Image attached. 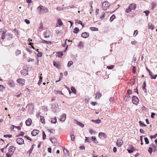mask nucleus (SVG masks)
Instances as JSON below:
<instances>
[{"instance_id":"nucleus-1","label":"nucleus","mask_w":157,"mask_h":157,"mask_svg":"<svg viewBox=\"0 0 157 157\" xmlns=\"http://www.w3.org/2000/svg\"><path fill=\"white\" fill-rule=\"evenodd\" d=\"M8 149V152L6 154V157H10L13 155L15 150V148L13 146H10Z\"/></svg>"},{"instance_id":"nucleus-2","label":"nucleus","mask_w":157,"mask_h":157,"mask_svg":"<svg viewBox=\"0 0 157 157\" xmlns=\"http://www.w3.org/2000/svg\"><path fill=\"white\" fill-rule=\"evenodd\" d=\"M37 10L39 11L40 14H43L48 12V9L45 7L42 6H40L38 7Z\"/></svg>"},{"instance_id":"nucleus-3","label":"nucleus","mask_w":157,"mask_h":157,"mask_svg":"<svg viewBox=\"0 0 157 157\" xmlns=\"http://www.w3.org/2000/svg\"><path fill=\"white\" fill-rule=\"evenodd\" d=\"M110 6L109 3L108 2H105L102 4V7L104 10H106Z\"/></svg>"},{"instance_id":"nucleus-4","label":"nucleus","mask_w":157,"mask_h":157,"mask_svg":"<svg viewBox=\"0 0 157 157\" xmlns=\"http://www.w3.org/2000/svg\"><path fill=\"white\" fill-rule=\"evenodd\" d=\"M132 102L135 104L137 105L139 103V100L138 98L135 96H133L132 98Z\"/></svg>"},{"instance_id":"nucleus-5","label":"nucleus","mask_w":157,"mask_h":157,"mask_svg":"<svg viewBox=\"0 0 157 157\" xmlns=\"http://www.w3.org/2000/svg\"><path fill=\"white\" fill-rule=\"evenodd\" d=\"M44 37L46 38L50 37L52 35L50 31L49 30H46L44 33Z\"/></svg>"},{"instance_id":"nucleus-6","label":"nucleus","mask_w":157,"mask_h":157,"mask_svg":"<svg viewBox=\"0 0 157 157\" xmlns=\"http://www.w3.org/2000/svg\"><path fill=\"white\" fill-rule=\"evenodd\" d=\"M17 143L19 145H21L24 144V140L23 139L21 138H18L16 140Z\"/></svg>"},{"instance_id":"nucleus-7","label":"nucleus","mask_w":157,"mask_h":157,"mask_svg":"<svg viewBox=\"0 0 157 157\" xmlns=\"http://www.w3.org/2000/svg\"><path fill=\"white\" fill-rule=\"evenodd\" d=\"M17 81L20 85H24L25 83V80L23 79L18 78L17 79Z\"/></svg>"},{"instance_id":"nucleus-8","label":"nucleus","mask_w":157,"mask_h":157,"mask_svg":"<svg viewBox=\"0 0 157 157\" xmlns=\"http://www.w3.org/2000/svg\"><path fill=\"white\" fill-rule=\"evenodd\" d=\"M7 84L11 87H13L15 85L14 82L11 80H9L7 82Z\"/></svg>"},{"instance_id":"nucleus-9","label":"nucleus","mask_w":157,"mask_h":157,"mask_svg":"<svg viewBox=\"0 0 157 157\" xmlns=\"http://www.w3.org/2000/svg\"><path fill=\"white\" fill-rule=\"evenodd\" d=\"M39 132V131L37 129H34L32 132L31 134L33 136H36Z\"/></svg>"},{"instance_id":"nucleus-10","label":"nucleus","mask_w":157,"mask_h":157,"mask_svg":"<svg viewBox=\"0 0 157 157\" xmlns=\"http://www.w3.org/2000/svg\"><path fill=\"white\" fill-rule=\"evenodd\" d=\"M68 45H67V47L65 50L63 52H58L57 53V56L59 57H61L63 55V53H65L66 52V50L67 49V47H68Z\"/></svg>"},{"instance_id":"nucleus-11","label":"nucleus","mask_w":157,"mask_h":157,"mask_svg":"<svg viewBox=\"0 0 157 157\" xmlns=\"http://www.w3.org/2000/svg\"><path fill=\"white\" fill-rule=\"evenodd\" d=\"M123 144V141L121 139H118L117 142V145L118 147H121Z\"/></svg>"},{"instance_id":"nucleus-12","label":"nucleus","mask_w":157,"mask_h":157,"mask_svg":"<svg viewBox=\"0 0 157 157\" xmlns=\"http://www.w3.org/2000/svg\"><path fill=\"white\" fill-rule=\"evenodd\" d=\"M89 34L87 32H84L81 34V36L84 38H86L89 36Z\"/></svg>"},{"instance_id":"nucleus-13","label":"nucleus","mask_w":157,"mask_h":157,"mask_svg":"<svg viewBox=\"0 0 157 157\" xmlns=\"http://www.w3.org/2000/svg\"><path fill=\"white\" fill-rule=\"evenodd\" d=\"M32 120L31 119H28L25 121V124L27 126H30Z\"/></svg>"},{"instance_id":"nucleus-14","label":"nucleus","mask_w":157,"mask_h":157,"mask_svg":"<svg viewBox=\"0 0 157 157\" xmlns=\"http://www.w3.org/2000/svg\"><path fill=\"white\" fill-rule=\"evenodd\" d=\"M21 73L22 75H26L28 74V71L26 69H24L21 71Z\"/></svg>"},{"instance_id":"nucleus-15","label":"nucleus","mask_w":157,"mask_h":157,"mask_svg":"<svg viewBox=\"0 0 157 157\" xmlns=\"http://www.w3.org/2000/svg\"><path fill=\"white\" fill-rule=\"evenodd\" d=\"M50 140L53 144H56L57 142V139L55 138H50Z\"/></svg>"},{"instance_id":"nucleus-16","label":"nucleus","mask_w":157,"mask_h":157,"mask_svg":"<svg viewBox=\"0 0 157 157\" xmlns=\"http://www.w3.org/2000/svg\"><path fill=\"white\" fill-rule=\"evenodd\" d=\"M2 30H0V32H2V31H1ZM3 33L2 34V39L4 40L5 38V34L6 32V31L5 30H3V31H2Z\"/></svg>"},{"instance_id":"nucleus-17","label":"nucleus","mask_w":157,"mask_h":157,"mask_svg":"<svg viewBox=\"0 0 157 157\" xmlns=\"http://www.w3.org/2000/svg\"><path fill=\"white\" fill-rule=\"evenodd\" d=\"M130 6L131 9L132 10H135L136 8V5L134 3H132L129 6Z\"/></svg>"},{"instance_id":"nucleus-18","label":"nucleus","mask_w":157,"mask_h":157,"mask_svg":"<svg viewBox=\"0 0 157 157\" xmlns=\"http://www.w3.org/2000/svg\"><path fill=\"white\" fill-rule=\"evenodd\" d=\"M66 119V115L65 114H63L61 118L60 119V121H64Z\"/></svg>"},{"instance_id":"nucleus-19","label":"nucleus","mask_w":157,"mask_h":157,"mask_svg":"<svg viewBox=\"0 0 157 157\" xmlns=\"http://www.w3.org/2000/svg\"><path fill=\"white\" fill-rule=\"evenodd\" d=\"M75 121H76V123L78 124V125H79V126H80V127H81L82 128L83 127H84V124H83L78 121H77L76 120H75Z\"/></svg>"},{"instance_id":"nucleus-20","label":"nucleus","mask_w":157,"mask_h":157,"mask_svg":"<svg viewBox=\"0 0 157 157\" xmlns=\"http://www.w3.org/2000/svg\"><path fill=\"white\" fill-rule=\"evenodd\" d=\"M98 135L99 136H102L104 138H106L107 137V136L106 135V134L104 132H100L99 133Z\"/></svg>"},{"instance_id":"nucleus-21","label":"nucleus","mask_w":157,"mask_h":157,"mask_svg":"<svg viewBox=\"0 0 157 157\" xmlns=\"http://www.w3.org/2000/svg\"><path fill=\"white\" fill-rule=\"evenodd\" d=\"M59 63L56 62H53L54 66L56 67L58 69H59Z\"/></svg>"},{"instance_id":"nucleus-22","label":"nucleus","mask_w":157,"mask_h":157,"mask_svg":"<svg viewBox=\"0 0 157 157\" xmlns=\"http://www.w3.org/2000/svg\"><path fill=\"white\" fill-rule=\"evenodd\" d=\"M91 121L96 124H99L101 122V120L100 119H97L96 120H92Z\"/></svg>"},{"instance_id":"nucleus-23","label":"nucleus","mask_w":157,"mask_h":157,"mask_svg":"<svg viewBox=\"0 0 157 157\" xmlns=\"http://www.w3.org/2000/svg\"><path fill=\"white\" fill-rule=\"evenodd\" d=\"M92 140L93 142L95 143H98V141L97 140L96 138L95 137L92 136L91 137Z\"/></svg>"},{"instance_id":"nucleus-24","label":"nucleus","mask_w":157,"mask_h":157,"mask_svg":"<svg viewBox=\"0 0 157 157\" xmlns=\"http://www.w3.org/2000/svg\"><path fill=\"white\" fill-rule=\"evenodd\" d=\"M40 120L41 123L43 124H45L44 118L43 116H40Z\"/></svg>"},{"instance_id":"nucleus-25","label":"nucleus","mask_w":157,"mask_h":157,"mask_svg":"<svg viewBox=\"0 0 157 157\" xmlns=\"http://www.w3.org/2000/svg\"><path fill=\"white\" fill-rule=\"evenodd\" d=\"M89 132L91 135H94L96 133L95 131H94L93 129H89Z\"/></svg>"},{"instance_id":"nucleus-26","label":"nucleus","mask_w":157,"mask_h":157,"mask_svg":"<svg viewBox=\"0 0 157 157\" xmlns=\"http://www.w3.org/2000/svg\"><path fill=\"white\" fill-rule=\"evenodd\" d=\"M75 22L76 23H78V24H81L82 26V27H83L84 25L82 23L81 21H79L77 20H75Z\"/></svg>"},{"instance_id":"nucleus-27","label":"nucleus","mask_w":157,"mask_h":157,"mask_svg":"<svg viewBox=\"0 0 157 157\" xmlns=\"http://www.w3.org/2000/svg\"><path fill=\"white\" fill-rule=\"evenodd\" d=\"M57 23L60 26L62 25L63 24V23L62 22L61 20L59 18L58 19Z\"/></svg>"},{"instance_id":"nucleus-28","label":"nucleus","mask_w":157,"mask_h":157,"mask_svg":"<svg viewBox=\"0 0 157 157\" xmlns=\"http://www.w3.org/2000/svg\"><path fill=\"white\" fill-rule=\"evenodd\" d=\"M63 151L64 154L66 155H68L69 152H68V151L67 150V149H66L65 148H63Z\"/></svg>"},{"instance_id":"nucleus-29","label":"nucleus","mask_w":157,"mask_h":157,"mask_svg":"<svg viewBox=\"0 0 157 157\" xmlns=\"http://www.w3.org/2000/svg\"><path fill=\"white\" fill-rule=\"evenodd\" d=\"M79 31V29L77 27H75L74 29L73 33H77Z\"/></svg>"},{"instance_id":"nucleus-30","label":"nucleus","mask_w":157,"mask_h":157,"mask_svg":"<svg viewBox=\"0 0 157 157\" xmlns=\"http://www.w3.org/2000/svg\"><path fill=\"white\" fill-rule=\"evenodd\" d=\"M56 122V117H55L54 118H52L51 121V122L52 123L55 124Z\"/></svg>"},{"instance_id":"nucleus-31","label":"nucleus","mask_w":157,"mask_h":157,"mask_svg":"<svg viewBox=\"0 0 157 157\" xmlns=\"http://www.w3.org/2000/svg\"><path fill=\"white\" fill-rule=\"evenodd\" d=\"M73 62L72 61H69L67 64V66L68 67H70L73 64Z\"/></svg>"},{"instance_id":"nucleus-32","label":"nucleus","mask_w":157,"mask_h":157,"mask_svg":"<svg viewBox=\"0 0 157 157\" xmlns=\"http://www.w3.org/2000/svg\"><path fill=\"white\" fill-rule=\"evenodd\" d=\"M115 18V16L114 14L112 16L110 17V22L112 21Z\"/></svg>"},{"instance_id":"nucleus-33","label":"nucleus","mask_w":157,"mask_h":157,"mask_svg":"<svg viewBox=\"0 0 157 157\" xmlns=\"http://www.w3.org/2000/svg\"><path fill=\"white\" fill-rule=\"evenodd\" d=\"M71 90L72 92L74 94H75L76 93V90L74 87H71Z\"/></svg>"},{"instance_id":"nucleus-34","label":"nucleus","mask_w":157,"mask_h":157,"mask_svg":"<svg viewBox=\"0 0 157 157\" xmlns=\"http://www.w3.org/2000/svg\"><path fill=\"white\" fill-rule=\"evenodd\" d=\"M130 7V6H129L126 9V12H127V13L130 12L132 10V9Z\"/></svg>"},{"instance_id":"nucleus-35","label":"nucleus","mask_w":157,"mask_h":157,"mask_svg":"<svg viewBox=\"0 0 157 157\" xmlns=\"http://www.w3.org/2000/svg\"><path fill=\"white\" fill-rule=\"evenodd\" d=\"M146 87V82H144L142 88L143 90H145V92H146V89L145 88Z\"/></svg>"},{"instance_id":"nucleus-36","label":"nucleus","mask_w":157,"mask_h":157,"mask_svg":"<svg viewBox=\"0 0 157 157\" xmlns=\"http://www.w3.org/2000/svg\"><path fill=\"white\" fill-rule=\"evenodd\" d=\"M90 29L92 31H98V28L93 27H90Z\"/></svg>"},{"instance_id":"nucleus-37","label":"nucleus","mask_w":157,"mask_h":157,"mask_svg":"<svg viewBox=\"0 0 157 157\" xmlns=\"http://www.w3.org/2000/svg\"><path fill=\"white\" fill-rule=\"evenodd\" d=\"M145 144H148L149 143V141L147 137H145L144 138Z\"/></svg>"},{"instance_id":"nucleus-38","label":"nucleus","mask_w":157,"mask_h":157,"mask_svg":"<svg viewBox=\"0 0 157 157\" xmlns=\"http://www.w3.org/2000/svg\"><path fill=\"white\" fill-rule=\"evenodd\" d=\"M48 130L51 133H52L54 134L55 132V130L53 129H48Z\"/></svg>"},{"instance_id":"nucleus-39","label":"nucleus","mask_w":157,"mask_h":157,"mask_svg":"<svg viewBox=\"0 0 157 157\" xmlns=\"http://www.w3.org/2000/svg\"><path fill=\"white\" fill-rule=\"evenodd\" d=\"M42 42L43 43H46L48 44L51 43V41H48L44 40H42Z\"/></svg>"},{"instance_id":"nucleus-40","label":"nucleus","mask_w":157,"mask_h":157,"mask_svg":"<svg viewBox=\"0 0 157 157\" xmlns=\"http://www.w3.org/2000/svg\"><path fill=\"white\" fill-rule=\"evenodd\" d=\"M71 139L72 141H74L75 139L74 135L73 134H71Z\"/></svg>"},{"instance_id":"nucleus-41","label":"nucleus","mask_w":157,"mask_h":157,"mask_svg":"<svg viewBox=\"0 0 157 157\" xmlns=\"http://www.w3.org/2000/svg\"><path fill=\"white\" fill-rule=\"evenodd\" d=\"M148 151L149 152V153L150 154H151V153L152 152V149L151 147H149L148 148Z\"/></svg>"},{"instance_id":"nucleus-42","label":"nucleus","mask_w":157,"mask_h":157,"mask_svg":"<svg viewBox=\"0 0 157 157\" xmlns=\"http://www.w3.org/2000/svg\"><path fill=\"white\" fill-rule=\"evenodd\" d=\"M101 96V94L99 93H98L96 94V98H99Z\"/></svg>"},{"instance_id":"nucleus-43","label":"nucleus","mask_w":157,"mask_h":157,"mask_svg":"<svg viewBox=\"0 0 157 157\" xmlns=\"http://www.w3.org/2000/svg\"><path fill=\"white\" fill-rule=\"evenodd\" d=\"M114 65H111V66H107V68H108L109 69H112L114 68Z\"/></svg>"},{"instance_id":"nucleus-44","label":"nucleus","mask_w":157,"mask_h":157,"mask_svg":"<svg viewBox=\"0 0 157 157\" xmlns=\"http://www.w3.org/2000/svg\"><path fill=\"white\" fill-rule=\"evenodd\" d=\"M12 136V135H4V137L5 138H7V137H9V138H11Z\"/></svg>"},{"instance_id":"nucleus-45","label":"nucleus","mask_w":157,"mask_h":157,"mask_svg":"<svg viewBox=\"0 0 157 157\" xmlns=\"http://www.w3.org/2000/svg\"><path fill=\"white\" fill-rule=\"evenodd\" d=\"M105 13L104 12H103L101 13V15L100 17V18L101 19H102L105 17Z\"/></svg>"},{"instance_id":"nucleus-46","label":"nucleus","mask_w":157,"mask_h":157,"mask_svg":"<svg viewBox=\"0 0 157 157\" xmlns=\"http://www.w3.org/2000/svg\"><path fill=\"white\" fill-rule=\"evenodd\" d=\"M139 123H140V125L141 126H146V125L143 123L141 121H140Z\"/></svg>"},{"instance_id":"nucleus-47","label":"nucleus","mask_w":157,"mask_h":157,"mask_svg":"<svg viewBox=\"0 0 157 157\" xmlns=\"http://www.w3.org/2000/svg\"><path fill=\"white\" fill-rule=\"evenodd\" d=\"M46 135L44 131H43V139L44 140L46 138Z\"/></svg>"},{"instance_id":"nucleus-48","label":"nucleus","mask_w":157,"mask_h":157,"mask_svg":"<svg viewBox=\"0 0 157 157\" xmlns=\"http://www.w3.org/2000/svg\"><path fill=\"white\" fill-rule=\"evenodd\" d=\"M138 33V31L137 30H136L135 31L134 33H133V36H135Z\"/></svg>"},{"instance_id":"nucleus-49","label":"nucleus","mask_w":157,"mask_h":157,"mask_svg":"<svg viewBox=\"0 0 157 157\" xmlns=\"http://www.w3.org/2000/svg\"><path fill=\"white\" fill-rule=\"evenodd\" d=\"M21 53V52L19 50H17L15 52V54L16 55H17Z\"/></svg>"},{"instance_id":"nucleus-50","label":"nucleus","mask_w":157,"mask_h":157,"mask_svg":"<svg viewBox=\"0 0 157 157\" xmlns=\"http://www.w3.org/2000/svg\"><path fill=\"white\" fill-rule=\"evenodd\" d=\"M157 136V133L154 135V136H150V137L151 139H153V138H156V136Z\"/></svg>"},{"instance_id":"nucleus-51","label":"nucleus","mask_w":157,"mask_h":157,"mask_svg":"<svg viewBox=\"0 0 157 157\" xmlns=\"http://www.w3.org/2000/svg\"><path fill=\"white\" fill-rule=\"evenodd\" d=\"M5 87L2 85H0V90H2L3 89H4Z\"/></svg>"},{"instance_id":"nucleus-52","label":"nucleus","mask_w":157,"mask_h":157,"mask_svg":"<svg viewBox=\"0 0 157 157\" xmlns=\"http://www.w3.org/2000/svg\"><path fill=\"white\" fill-rule=\"evenodd\" d=\"M144 13H145L146 16H147L148 14L150 12L149 10H147L144 12Z\"/></svg>"},{"instance_id":"nucleus-53","label":"nucleus","mask_w":157,"mask_h":157,"mask_svg":"<svg viewBox=\"0 0 157 157\" xmlns=\"http://www.w3.org/2000/svg\"><path fill=\"white\" fill-rule=\"evenodd\" d=\"M25 21L27 24H29L30 23V21L27 19H25Z\"/></svg>"},{"instance_id":"nucleus-54","label":"nucleus","mask_w":157,"mask_h":157,"mask_svg":"<svg viewBox=\"0 0 157 157\" xmlns=\"http://www.w3.org/2000/svg\"><path fill=\"white\" fill-rule=\"evenodd\" d=\"M127 93L128 95H130L131 94L132 92L131 90H129L127 91Z\"/></svg>"},{"instance_id":"nucleus-55","label":"nucleus","mask_w":157,"mask_h":157,"mask_svg":"<svg viewBox=\"0 0 157 157\" xmlns=\"http://www.w3.org/2000/svg\"><path fill=\"white\" fill-rule=\"evenodd\" d=\"M48 152L51 153L52 152V148L50 147L48 148Z\"/></svg>"},{"instance_id":"nucleus-56","label":"nucleus","mask_w":157,"mask_h":157,"mask_svg":"<svg viewBox=\"0 0 157 157\" xmlns=\"http://www.w3.org/2000/svg\"><path fill=\"white\" fill-rule=\"evenodd\" d=\"M155 115V113H152L151 114V117L152 118H154V115Z\"/></svg>"},{"instance_id":"nucleus-57","label":"nucleus","mask_w":157,"mask_h":157,"mask_svg":"<svg viewBox=\"0 0 157 157\" xmlns=\"http://www.w3.org/2000/svg\"><path fill=\"white\" fill-rule=\"evenodd\" d=\"M34 60V59H31V58H29L28 60H27V61L28 62H30V61H33Z\"/></svg>"},{"instance_id":"nucleus-58","label":"nucleus","mask_w":157,"mask_h":157,"mask_svg":"<svg viewBox=\"0 0 157 157\" xmlns=\"http://www.w3.org/2000/svg\"><path fill=\"white\" fill-rule=\"evenodd\" d=\"M38 56L39 57H41L42 56V53L41 52H39L38 55Z\"/></svg>"},{"instance_id":"nucleus-59","label":"nucleus","mask_w":157,"mask_h":157,"mask_svg":"<svg viewBox=\"0 0 157 157\" xmlns=\"http://www.w3.org/2000/svg\"><path fill=\"white\" fill-rule=\"evenodd\" d=\"M114 100L113 97H111L109 99V101L110 102H112Z\"/></svg>"},{"instance_id":"nucleus-60","label":"nucleus","mask_w":157,"mask_h":157,"mask_svg":"<svg viewBox=\"0 0 157 157\" xmlns=\"http://www.w3.org/2000/svg\"><path fill=\"white\" fill-rule=\"evenodd\" d=\"M56 10L58 11H60L61 10H63L62 8L61 7H58L56 8Z\"/></svg>"},{"instance_id":"nucleus-61","label":"nucleus","mask_w":157,"mask_h":157,"mask_svg":"<svg viewBox=\"0 0 157 157\" xmlns=\"http://www.w3.org/2000/svg\"><path fill=\"white\" fill-rule=\"evenodd\" d=\"M154 27L153 26L151 25L149 27V29H151L152 30H153V29H154Z\"/></svg>"},{"instance_id":"nucleus-62","label":"nucleus","mask_w":157,"mask_h":157,"mask_svg":"<svg viewBox=\"0 0 157 157\" xmlns=\"http://www.w3.org/2000/svg\"><path fill=\"white\" fill-rule=\"evenodd\" d=\"M149 75L151 77H152L153 76L152 73L151 71H149Z\"/></svg>"},{"instance_id":"nucleus-63","label":"nucleus","mask_w":157,"mask_h":157,"mask_svg":"<svg viewBox=\"0 0 157 157\" xmlns=\"http://www.w3.org/2000/svg\"><path fill=\"white\" fill-rule=\"evenodd\" d=\"M157 77V75H155L153 77V76H152V77L151 78V79H155Z\"/></svg>"},{"instance_id":"nucleus-64","label":"nucleus","mask_w":157,"mask_h":157,"mask_svg":"<svg viewBox=\"0 0 157 157\" xmlns=\"http://www.w3.org/2000/svg\"><path fill=\"white\" fill-rule=\"evenodd\" d=\"M117 149L115 147H114L113 148V151L114 152H116L117 151Z\"/></svg>"}]
</instances>
